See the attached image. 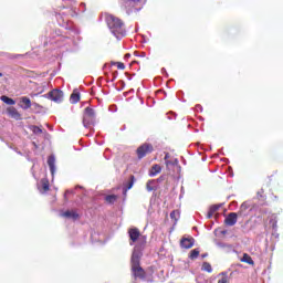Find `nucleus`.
<instances>
[{"label": "nucleus", "mask_w": 283, "mask_h": 283, "mask_svg": "<svg viewBox=\"0 0 283 283\" xmlns=\"http://www.w3.org/2000/svg\"><path fill=\"white\" fill-rule=\"evenodd\" d=\"M105 21L111 30L112 34L120 41L124 36H127V31L125 30V23L120 19L114 17L113 14H106Z\"/></svg>", "instance_id": "nucleus-1"}, {"label": "nucleus", "mask_w": 283, "mask_h": 283, "mask_svg": "<svg viewBox=\"0 0 283 283\" xmlns=\"http://www.w3.org/2000/svg\"><path fill=\"white\" fill-rule=\"evenodd\" d=\"M143 255V248L140 245H136L132 255V271L135 277L143 279L145 277V270L140 268V258Z\"/></svg>", "instance_id": "nucleus-2"}, {"label": "nucleus", "mask_w": 283, "mask_h": 283, "mask_svg": "<svg viewBox=\"0 0 283 283\" xmlns=\"http://www.w3.org/2000/svg\"><path fill=\"white\" fill-rule=\"evenodd\" d=\"M165 165H166V169L167 171H169V174H174V171H180V165H178V158L172 157L171 155H169V153H166L165 157Z\"/></svg>", "instance_id": "nucleus-3"}, {"label": "nucleus", "mask_w": 283, "mask_h": 283, "mask_svg": "<svg viewBox=\"0 0 283 283\" xmlns=\"http://www.w3.org/2000/svg\"><path fill=\"white\" fill-rule=\"evenodd\" d=\"M147 0H124L123 6L127 12H134V10H140Z\"/></svg>", "instance_id": "nucleus-4"}, {"label": "nucleus", "mask_w": 283, "mask_h": 283, "mask_svg": "<svg viewBox=\"0 0 283 283\" xmlns=\"http://www.w3.org/2000/svg\"><path fill=\"white\" fill-rule=\"evenodd\" d=\"M96 118V112L93 108L86 107L83 118L84 127H90V125H94V120Z\"/></svg>", "instance_id": "nucleus-5"}, {"label": "nucleus", "mask_w": 283, "mask_h": 283, "mask_svg": "<svg viewBox=\"0 0 283 283\" xmlns=\"http://www.w3.org/2000/svg\"><path fill=\"white\" fill-rule=\"evenodd\" d=\"M154 151V146L150 144H144L137 148L138 158H145L147 154H151Z\"/></svg>", "instance_id": "nucleus-6"}, {"label": "nucleus", "mask_w": 283, "mask_h": 283, "mask_svg": "<svg viewBox=\"0 0 283 283\" xmlns=\"http://www.w3.org/2000/svg\"><path fill=\"white\" fill-rule=\"evenodd\" d=\"M48 98H50V101H53L54 103H62L63 92L59 90H53L48 94Z\"/></svg>", "instance_id": "nucleus-7"}, {"label": "nucleus", "mask_w": 283, "mask_h": 283, "mask_svg": "<svg viewBox=\"0 0 283 283\" xmlns=\"http://www.w3.org/2000/svg\"><path fill=\"white\" fill-rule=\"evenodd\" d=\"M226 224L228 227H233L238 222V213L231 212L228 214V217L224 220Z\"/></svg>", "instance_id": "nucleus-8"}, {"label": "nucleus", "mask_w": 283, "mask_h": 283, "mask_svg": "<svg viewBox=\"0 0 283 283\" xmlns=\"http://www.w3.org/2000/svg\"><path fill=\"white\" fill-rule=\"evenodd\" d=\"M48 165H49L51 175L54 176V174H56V158L54 157V155L49 156Z\"/></svg>", "instance_id": "nucleus-9"}, {"label": "nucleus", "mask_w": 283, "mask_h": 283, "mask_svg": "<svg viewBox=\"0 0 283 283\" xmlns=\"http://www.w3.org/2000/svg\"><path fill=\"white\" fill-rule=\"evenodd\" d=\"M128 233L132 242H136V240H142V242H145V240L140 239V231H138V229L132 228Z\"/></svg>", "instance_id": "nucleus-10"}, {"label": "nucleus", "mask_w": 283, "mask_h": 283, "mask_svg": "<svg viewBox=\"0 0 283 283\" xmlns=\"http://www.w3.org/2000/svg\"><path fill=\"white\" fill-rule=\"evenodd\" d=\"M7 113L11 118H14V120H21V113L14 107L7 108Z\"/></svg>", "instance_id": "nucleus-11"}, {"label": "nucleus", "mask_w": 283, "mask_h": 283, "mask_svg": "<svg viewBox=\"0 0 283 283\" xmlns=\"http://www.w3.org/2000/svg\"><path fill=\"white\" fill-rule=\"evenodd\" d=\"M20 103L21 109H30L32 107V101H30V97H21Z\"/></svg>", "instance_id": "nucleus-12"}, {"label": "nucleus", "mask_w": 283, "mask_h": 283, "mask_svg": "<svg viewBox=\"0 0 283 283\" xmlns=\"http://www.w3.org/2000/svg\"><path fill=\"white\" fill-rule=\"evenodd\" d=\"M63 218H69V220H78V212L74 210H67L61 214Z\"/></svg>", "instance_id": "nucleus-13"}, {"label": "nucleus", "mask_w": 283, "mask_h": 283, "mask_svg": "<svg viewBox=\"0 0 283 283\" xmlns=\"http://www.w3.org/2000/svg\"><path fill=\"white\" fill-rule=\"evenodd\" d=\"M193 238H184L181 239V247L182 249H191V247H193Z\"/></svg>", "instance_id": "nucleus-14"}, {"label": "nucleus", "mask_w": 283, "mask_h": 283, "mask_svg": "<svg viewBox=\"0 0 283 283\" xmlns=\"http://www.w3.org/2000/svg\"><path fill=\"white\" fill-rule=\"evenodd\" d=\"M161 171H163V167H160V165L158 164H155L149 170V176L150 177L158 176V174H160Z\"/></svg>", "instance_id": "nucleus-15"}, {"label": "nucleus", "mask_w": 283, "mask_h": 283, "mask_svg": "<svg viewBox=\"0 0 283 283\" xmlns=\"http://www.w3.org/2000/svg\"><path fill=\"white\" fill-rule=\"evenodd\" d=\"M0 99L2 101V103H6V105H17V102L6 95H2L0 97Z\"/></svg>", "instance_id": "nucleus-16"}, {"label": "nucleus", "mask_w": 283, "mask_h": 283, "mask_svg": "<svg viewBox=\"0 0 283 283\" xmlns=\"http://www.w3.org/2000/svg\"><path fill=\"white\" fill-rule=\"evenodd\" d=\"M241 262H244L245 264H251V265L255 264L253 262V259H251V255L247 253H244L243 256L241 258Z\"/></svg>", "instance_id": "nucleus-17"}, {"label": "nucleus", "mask_w": 283, "mask_h": 283, "mask_svg": "<svg viewBox=\"0 0 283 283\" xmlns=\"http://www.w3.org/2000/svg\"><path fill=\"white\" fill-rule=\"evenodd\" d=\"M147 191H156V180H149L146 184Z\"/></svg>", "instance_id": "nucleus-18"}, {"label": "nucleus", "mask_w": 283, "mask_h": 283, "mask_svg": "<svg viewBox=\"0 0 283 283\" xmlns=\"http://www.w3.org/2000/svg\"><path fill=\"white\" fill-rule=\"evenodd\" d=\"M70 101L73 105H75V103H78L81 101V95H78V93H73Z\"/></svg>", "instance_id": "nucleus-19"}, {"label": "nucleus", "mask_w": 283, "mask_h": 283, "mask_svg": "<svg viewBox=\"0 0 283 283\" xmlns=\"http://www.w3.org/2000/svg\"><path fill=\"white\" fill-rule=\"evenodd\" d=\"M41 185L44 192L50 191V182L48 181V179H42Z\"/></svg>", "instance_id": "nucleus-20"}, {"label": "nucleus", "mask_w": 283, "mask_h": 283, "mask_svg": "<svg viewBox=\"0 0 283 283\" xmlns=\"http://www.w3.org/2000/svg\"><path fill=\"white\" fill-rule=\"evenodd\" d=\"M117 198L118 197L115 195H108L105 197V200H106V202H108V205H114V201L117 200Z\"/></svg>", "instance_id": "nucleus-21"}, {"label": "nucleus", "mask_w": 283, "mask_h": 283, "mask_svg": "<svg viewBox=\"0 0 283 283\" xmlns=\"http://www.w3.org/2000/svg\"><path fill=\"white\" fill-rule=\"evenodd\" d=\"M199 255H200V250L195 249V250H191L189 258L190 260H196Z\"/></svg>", "instance_id": "nucleus-22"}, {"label": "nucleus", "mask_w": 283, "mask_h": 283, "mask_svg": "<svg viewBox=\"0 0 283 283\" xmlns=\"http://www.w3.org/2000/svg\"><path fill=\"white\" fill-rule=\"evenodd\" d=\"M170 218H171V220H175V222H178V218H180V212L178 210H174L170 213Z\"/></svg>", "instance_id": "nucleus-23"}, {"label": "nucleus", "mask_w": 283, "mask_h": 283, "mask_svg": "<svg viewBox=\"0 0 283 283\" xmlns=\"http://www.w3.org/2000/svg\"><path fill=\"white\" fill-rule=\"evenodd\" d=\"M202 271H207V273H212V271H213V269L211 268V264L210 263H207V262H205L203 264H202Z\"/></svg>", "instance_id": "nucleus-24"}, {"label": "nucleus", "mask_w": 283, "mask_h": 283, "mask_svg": "<svg viewBox=\"0 0 283 283\" xmlns=\"http://www.w3.org/2000/svg\"><path fill=\"white\" fill-rule=\"evenodd\" d=\"M30 129L33 132V134H43V129H41L39 126H31Z\"/></svg>", "instance_id": "nucleus-25"}, {"label": "nucleus", "mask_w": 283, "mask_h": 283, "mask_svg": "<svg viewBox=\"0 0 283 283\" xmlns=\"http://www.w3.org/2000/svg\"><path fill=\"white\" fill-rule=\"evenodd\" d=\"M220 275H222V277L218 280V283H227V282H229V279L227 276V272H222Z\"/></svg>", "instance_id": "nucleus-26"}, {"label": "nucleus", "mask_w": 283, "mask_h": 283, "mask_svg": "<svg viewBox=\"0 0 283 283\" xmlns=\"http://www.w3.org/2000/svg\"><path fill=\"white\" fill-rule=\"evenodd\" d=\"M117 70H125V64L123 62H117Z\"/></svg>", "instance_id": "nucleus-27"}, {"label": "nucleus", "mask_w": 283, "mask_h": 283, "mask_svg": "<svg viewBox=\"0 0 283 283\" xmlns=\"http://www.w3.org/2000/svg\"><path fill=\"white\" fill-rule=\"evenodd\" d=\"M240 209H241V211H247V209H249V207L247 206V203H242Z\"/></svg>", "instance_id": "nucleus-28"}, {"label": "nucleus", "mask_w": 283, "mask_h": 283, "mask_svg": "<svg viewBox=\"0 0 283 283\" xmlns=\"http://www.w3.org/2000/svg\"><path fill=\"white\" fill-rule=\"evenodd\" d=\"M196 109L202 112V106L201 105H197Z\"/></svg>", "instance_id": "nucleus-29"}, {"label": "nucleus", "mask_w": 283, "mask_h": 283, "mask_svg": "<svg viewBox=\"0 0 283 283\" xmlns=\"http://www.w3.org/2000/svg\"><path fill=\"white\" fill-rule=\"evenodd\" d=\"M129 56H132V54L127 53V54L125 55V59H129Z\"/></svg>", "instance_id": "nucleus-30"}, {"label": "nucleus", "mask_w": 283, "mask_h": 283, "mask_svg": "<svg viewBox=\"0 0 283 283\" xmlns=\"http://www.w3.org/2000/svg\"><path fill=\"white\" fill-rule=\"evenodd\" d=\"M128 189H132V184L129 185Z\"/></svg>", "instance_id": "nucleus-31"}, {"label": "nucleus", "mask_w": 283, "mask_h": 283, "mask_svg": "<svg viewBox=\"0 0 283 283\" xmlns=\"http://www.w3.org/2000/svg\"><path fill=\"white\" fill-rule=\"evenodd\" d=\"M0 76H3V74H2V73H0Z\"/></svg>", "instance_id": "nucleus-32"}]
</instances>
